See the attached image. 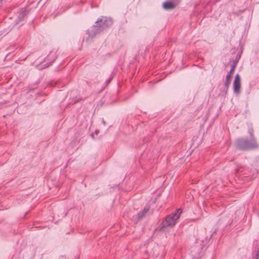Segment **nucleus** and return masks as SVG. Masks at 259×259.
<instances>
[{
    "label": "nucleus",
    "mask_w": 259,
    "mask_h": 259,
    "mask_svg": "<svg viewBox=\"0 0 259 259\" xmlns=\"http://www.w3.org/2000/svg\"><path fill=\"white\" fill-rule=\"evenodd\" d=\"M111 79H112V78H110L109 79L107 80L106 81V82L107 83V84H108L111 81Z\"/></svg>",
    "instance_id": "ddd939ff"
},
{
    "label": "nucleus",
    "mask_w": 259,
    "mask_h": 259,
    "mask_svg": "<svg viewBox=\"0 0 259 259\" xmlns=\"http://www.w3.org/2000/svg\"><path fill=\"white\" fill-rule=\"evenodd\" d=\"M3 1V0H0V2H1V1Z\"/></svg>",
    "instance_id": "4468645a"
},
{
    "label": "nucleus",
    "mask_w": 259,
    "mask_h": 259,
    "mask_svg": "<svg viewBox=\"0 0 259 259\" xmlns=\"http://www.w3.org/2000/svg\"><path fill=\"white\" fill-rule=\"evenodd\" d=\"M248 133L250 135V138H251V139L253 138H255L254 137V135H253V130L252 128H250L249 130H248Z\"/></svg>",
    "instance_id": "9b49d317"
},
{
    "label": "nucleus",
    "mask_w": 259,
    "mask_h": 259,
    "mask_svg": "<svg viewBox=\"0 0 259 259\" xmlns=\"http://www.w3.org/2000/svg\"><path fill=\"white\" fill-rule=\"evenodd\" d=\"M29 13V11L26 10H22L18 16V19L19 21L22 20Z\"/></svg>",
    "instance_id": "0eeeda50"
},
{
    "label": "nucleus",
    "mask_w": 259,
    "mask_h": 259,
    "mask_svg": "<svg viewBox=\"0 0 259 259\" xmlns=\"http://www.w3.org/2000/svg\"><path fill=\"white\" fill-rule=\"evenodd\" d=\"M231 75L227 74L226 77V80L224 83L225 87L227 90H228L230 84L231 83Z\"/></svg>",
    "instance_id": "6e6552de"
},
{
    "label": "nucleus",
    "mask_w": 259,
    "mask_h": 259,
    "mask_svg": "<svg viewBox=\"0 0 259 259\" xmlns=\"http://www.w3.org/2000/svg\"><path fill=\"white\" fill-rule=\"evenodd\" d=\"M54 56L53 57V60L51 61V62L52 63L53 62H54L55 60H56V57L54 55V54L51 52L48 55V56L47 57V59H48V60H50V58H51L52 57Z\"/></svg>",
    "instance_id": "1a4fd4ad"
},
{
    "label": "nucleus",
    "mask_w": 259,
    "mask_h": 259,
    "mask_svg": "<svg viewBox=\"0 0 259 259\" xmlns=\"http://www.w3.org/2000/svg\"><path fill=\"white\" fill-rule=\"evenodd\" d=\"M241 88V79L238 74H236L233 81V90L234 92L236 94L240 93Z\"/></svg>",
    "instance_id": "39448f33"
},
{
    "label": "nucleus",
    "mask_w": 259,
    "mask_h": 259,
    "mask_svg": "<svg viewBox=\"0 0 259 259\" xmlns=\"http://www.w3.org/2000/svg\"><path fill=\"white\" fill-rule=\"evenodd\" d=\"M255 259H259V250L257 252Z\"/></svg>",
    "instance_id": "f8f14e48"
},
{
    "label": "nucleus",
    "mask_w": 259,
    "mask_h": 259,
    "mask_svg": "<svg viewBox=\"0 0 259 259\" xmlns=\"http://www.w3.org/2000/svg\"><path fill=\"white\" fill-rule=\"evenodd\" d=\"M181 0L166 1L163 3L162 8L165 10H171L175 9L180 3Z\"/></svg>",
    "instance_id": "20e7f679"
},
{
    "label": "nucleus",
    "mask_w": 259,
    "mask_h": 259,
    "mask_svg": "<svg viewBox=\"0 0 259 259\" xmlns=\"http://www.w3.org/2000/svg\"><path fill=\"white\" fill-rule=\"evenodd\" d=\"M182 210L181 209H179L176 212L172 213L166 217L165 221L162 223V226L160 228V230L166 227H174L178 220L180 218V215L182 213Z\"/></svg>",
    "instance_id": "7ed1b4c3"
},
{
    "label": "nucleus",
    "mask_w": 259,
    "mask_h": 259,
    "mask_svg": "<svg viewBox=\"0 0 259 259\" xmlns=\"http://www.w3.org/2000/svg\"><path fill=\"white\" fill-rule=\"evenodd\" d=\"M149 206H145L142 211L138 213L137 215V221H140L146 215V214L149 211Z\"/></svg>",
    "instance_id": "423d86ee"
},
{
    "label": "nucleus",
    "mask_w": 259,
    "mask_h": 259,
    "mask_svg": "<svg viewBox=\"0 0 259 259\" xmlns=\"http://www.w3.org/2000/svg\"><path fill=\"white\" fill-rule=\"evenodd\" d=\"M112 23V20L111 18L103 17L99 19L95 22V25L91 29L88 30V38H93L95 35L111 26Z\"/></svg>",
    "instance_id": "f257e3e1"
},
{
    "label": "nucleus",
    "mask_w": 259,
    "mask_h": 259,
    "mask_svg": "<svg viewBox=\"0 0 259 259\" xmlns=\"http://www.w3.org/2000/svg\"><path fill=\"white\" fill-rule=\"evenodd\" d=\"M235 145L239 150L246 151L251 149H256L259 147L255 138H252L250 141L244 138H239L236 140Z\"/></svg>",
    "instance_id": "f03ea898"
},
{
    "label": "nucleus",
    "mask_w": 259,
    "mask_h": 259,
    "mask_svg": "<svg viewBox=\"0 0 259 259\" xmlns=\"http://www.w3.org/2000/svg\"><path fill=\"white\" fill-rule=\"evenodd\" d=\"M236 64L234 63L232 66H231V68L230 69V70L229 71V72L227 73V74H230V75H231L232 73L235 70V68L236 67Z\"/></svg>",
    "instance_id": "9d476101"
}]
</instances>
